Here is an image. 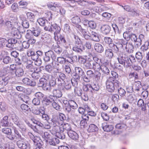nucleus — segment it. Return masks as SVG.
I'll return each instance as SVG.
<instances>
[{
	"instance_id": "obj_59",
	"label": "nucleus",
	"mask_w": 149,
	"mask_h": 149,
	"mask_svg": "<svg viewBox=\"0 0 149 149\" xmlns=\"http://www.w3.org/2000/svg\"><path fill=\"white\" fill-rule=\"evenodd\" d=\"M70 80L65 81L64 85L65 88L67 90L70 89L71 87V85Z\"/></svg>"
},
{
	"instance_id": "obj_17",
	"label": "nucleus",
	"mask_w": 149,
	"mask_h": 149,
	"mask_svg": "<svg viewBox=\"0 0 149 149\" xmlns=\"http://www.w3.org/2000/svg\"><path fill=\"white\" fill-rule=\"evenodd\" d=\"M11 34L12 36L18 39L21 37V34L18 29L15 27L12 29Z\"/></svg>"
},
{
	"instance_id": "obj_58",
	"label": "nucleus",
	"mask_w": 149,
	"mask_h": 149,
	"mask_svg": "<svg viewBox=\"0 0 149 149\" xmlns=\"http://www.w3.org/2000/svg\"><path fill=\"white\" fill-rule=\"evenodd\" d=\"M56 84L58 85V86H61L63 85L64 84V83L65 82V81L64 80H62L60 78H56L55 79Z\"/></svg>"
},
{
	"instance_id": "obj_60",
	"label": "nucleus",
	"mask_w": 149,
	"mask_h": 149,
	"mask_svg": "<svg viewBox=\"0 0 149 149\" xmlns=\"http://www.w3.org/2000/svg\"><path fill=\"white\" fill-rule=\"evenodd\" d=\"M54 68L58 72H61L63 68V66L60 65L58 63H56L55 65L54 66Z\"/></svg>"
},
{
	"instance_id": "obj_3",
	"label": "nucleus",
	"mask_w": 149,
	"mask_h": 149,
	"mask_svg": "<svg viewBox=\"0 0 149 149\" xmlns=\"http://www.w3.org/2000/svg\"><path fill=\"white\" fill-rule=\"evenodd\" d=\"M81 33L86 40L91 39L93 41L97 42L100 41L99 35L95 32L92 31L90 33L87 30L84 29L81 30Z\"/></svg>"
},
{
	"instance_id": "obj_42",
	"label": "nucleus",
	"mask_w": 149,
	"mask_h": 149,
	"mask_svg": "<svg viewBox=\"0 0 149 149\" xmlns=\"http://www.w3.org/2000/svg\"><path fill=\"white\" fill-rule=\"evenodd\" d=\"M100 70L104 74H108L110 71L107 66L104 65H101Z\"/></svg>"
},
{
	"instance_id": "obj_18",
	"label": "nucleus",
	"mask_w": 149,
	"mask_h": 149,
	"mask_svg": "<svg viewBox=\"0 0 149 149\" xmlns=\"http://www.w3.org/2000/svg\"><path fill=\"white\" fill-rule=\"evenodd\" d=\"M85 48L83 44L79 45H75L72 48V50L76 52L81 54Z\"/></svg>"
},
{
	"instance_id": "obj_29",
	"label": "nucleus",
	"mask_w": 149,
	"mask_h": 149,
	"mask_svg": "<svg viewBox=\"0 0 149 149\" xmlns=\"http://www.w3.org/2000/svg\"><path fill=\"white\" fill-rule=\"evenodd\" d=\"M8 116H4L1 120V123L3 126L5 127L9 126V123L8 121Z\"/></svg>"
},
{
	"instance_id": "obj_51",
	"label": "nucleus",
	"mask_w": 149,
	"mask_h": 149,
	"mask_svg": "<svg viewBox=\"0 0 149 149\" xmlns=\"http://www.w3.org/2000/svg\"><path fill=\"white\" fill-rule=\"evenodd\" d=\"M101 65H100L99 63L96 62L95 63H93L92 67L93 69H94L95 71H98L100 70Z\"/></svg>"
},
{
	"instance_id": "obj_10",
	"label": "nucleus",
	"mask_w": 149,
	"mask_h": 149,
	"mask_svg": "<svg viewBox=\"0 0 149 149\" xmlns=\"http://www.w3.org/2000/svg\"><path fill=\"white\" fill-rule=\"evenodd\" d=\"M72 23L75 25L76 28L81 32V30L82 29H83L80 25L79 24L81 22L80 19L79 17L78 16H75L72 17L71 19Z\"/></svg>"
},
{
	"instance_id": "obj_1",
	"label": "nucleus",
	"mask_w": 149,
	"mask_h": 149,
	"mask_svg": "<svg viewBox=\"0 0 149 149\" xmlns=\"http://www.w3.org/2000/svg\"><path fill=\"white\" fill-rule=\"evenodd\" d=\"M117 59L119 63L125 68L131 66L132 63H135L136 61L135 58L132 54L130 55L128 57L125 55H120Z\"/></svg>"
},
{
	"instance_id": "obj_27",
	"label": "nucleus",
	"mask_w": 149,
	"mask_h": 149,
	"mask_svg": "<svg viewBox=\"0 0 149 149\" xmlns=\"http://www.w3.org/2000/svg\"><path fill=\"white\" fill-rule=\"evenodd\" d=\"M35 97L39 99L40 100H44L46 98V95H45L42 93L39 92L36 93L34 94Z\"/></svg>"
},
{
	"instance_id": "obj_41",
	"label": "nucleus",
	"mask_w": 149,
	"mask_h": 149,
	"mask_svg": "<svg viewBox=\"0 0 149 149\" xmlns=\"http://www.w3.org/2000/svg\"><path fill=\"white\" fill-rule=\"evenodd\" d=\"M68 104L71 107L72 109H76L78 107V105L76 102L72 100H69Z\"/></svg>"
},
{
	"instance_id": "obj_50",
	"label": "nucleus",
	"mask_w": 149,
	"mask_h": 149,
	"mask_svg": "<svg viewBox=\"0 0 149 149\" xmlns=\"http://www.w3.org/2000/svg\"><path fill=\"white\" fill-rule=\"evenodd\" d=\"M0 49L2 48L5 46L6 47L7 40L5 38H2L0 39Z\"/></svg>"
},
{
	"instance_id": "obj_37",
	"label": "nucleus",
	"mask_w": 149,
	"mask_h": 149,
	"mask_svg": "<svg viewBox=\"0 0 149 149\" xmlns=\"http://www.w3.org/2000/svg\"><path fill=\"white\" fill-rule=\"evenodd\" d=\"M7 127H5L2 128L1 130L2 132L4 134L7 135L8 136L11 133H12V130L11 129Z\"/></svg>"
},
{
	"instance_id": "obj_28",
	"label": "nucleus",
	"mask_w": 149,
	"mask_h": 149,
	"mask_svg": "<svg viewBox=\"0 0 149 149\" xmlns=\"http://www.w3.org/2000/svg\"><path fill=\"white\" fill-rule=\"evenodd\" d=\"M23 132H25L26 130V127L24 123L21 121H19V122L16 125Z\"/></svg>"
},
{
	"instance_id": "obj_5",
	"label": "nucleus",
	"mask_w": 149,
	"mask_h": 149,
	"mask_svg": "<svg viewBox=\"0 0 149 149\" xmlns=\"http://www.w3.org/2000/svg\"><path fill=\"white\" fill-rule=\"evenodd\" d=\"M119 43L120 44V48L125 49L127 53L131 54L133 53L134 48L132 43L122 39H120Z\"/></svg>"
},
{
	"instance_id": "obj_43",
	"label": "nucleus",
	"mask_w": 149,
	"mask_h": 149,
	"mask_svg": "<svg viewBox=\"0 0 149 149\" xmlns=\"http://www.w3.org/2000/svg\"><path fill=\"white\" fill-rule=\"evenodd\" d=\"M82 91L79 87H75L74 88V93L79 96H80L82 94Z\"/></svg>"
},
{
	"instance_id": "obj_23",
	"label": "nucleus",
	"mask_w": 149,
	"mask_h": 149,
	"mask_svg": "<svg viewBox=\"0 0 149 149\" xmlns=\"http://www.w3.org/2000/svg\"><path fill=\"white\" fill-rule=\"evenodd\" d=\"M68 132L65 130H61V131L58 133H56V136L57 138L61 139H64L65 138L66 135L67 134Z\"/></svg>"
},
{
	"instance_id": "obj_54",
	"label": "nucleus",
	"mask_w": 149,
	"mask_h": 149,
	"mask_svg": "<svg viewBox=\"0 0 149 149\" xmlns=\"http://www.w3.org/2000/svg\"><path fill=\"white\" fill-rule=\"evenodd\" d=\"M53 68L50 64L46 65L45 67V69L46 71L49 73H52L53 71Z\"/></svg>"
},
{
	"instance_id": "obj_38",
	"label": "nucleus",
	"mask_w": 149,
	"mask_h": 149,
	"mask_svg": "<svg viewBox=\"0 0 149 149\" xmlns=\"http://www.w3.org/2000/svg\"><path fill=\"white\" fill-rule=\"evenodd\" d=\"M105 55L109 58H112L113 55L112 50L110 49H106L105 51Z\"/></svg>"
},
{
	"instance_id": "obj_19",
	"label": "nucleus",
	"mask_w": 149,
	"mask_h": 149,
	"mask_svg": "<svg viewBox=\"0 0 149 149\" xmlns=\"http://www.w3.org/2000/svg\"><path fill=\"white\" fill-rule=\"evenodd\" d=\"M134 85L133 87H131L132 89H133V91L135 93H139L142 87L141 83L138 81L135 82Z\"/></svg>"
},
{
	"instance_id": "obj_7",
	"label": "nucleus",
	"mask_w": 149,
	"mask_h": 149,
	"mask_svg": "<svg viewBox=\"0 0 149 149\" xmlns=\"http://www.w3.org/2000/svg\"><path fill=\"white\" fill-rule=\"evenodd\" d=\"M56 55L54 52L49 50L45 52L43 60L45 63H48L50 61L51 59L52 60H55L56 58Z\"/></svg>"
},
{
	"instance_id": "obj_13",
	"label": "nucleus",
	"mask_w": 149,
	"mask_h": 149,
	"mask_svg": "<svg viewBox=\"0 0 149 149\" xmlns=\"http://www.w3.org/2000/svg\"><path fill=\"white\" fill-rule=\"evenodd\" d=\"M22 81L24 84L32 86H35L36 84L35 81H32L27 77L23 78L22 80Z\"/></svg>"
},
{
	"instance_id": "obj_61",
	"label": "nucleus",
	"mask_w": 149,
	"mask_h": 149,
	"mask_svg": "<svg viewBox=\"0 0 149 149\" xmlns=\"http://www.w3.org/2000/svg\"><path fill=\"white\" fill-rule=\"evenodd\" d=\"M88 26L90 28L92 29H95L97 27V25L95 22L93 21H90Z\"/></svg>"
},
{
	"instance_id": "obj_53",
	"label": "nucleus",
	"mask_w": 149,
	"mask_h": 149,
	"mask_svg": "<svg viewBox=\"0 0 149 149\" xmlns=\"http://www.w3.org/2000/svg\"><path fill=\"white\" fill-rule=\"evenodd\" d=\"M63 107L64 111L66 112L70 113L72 111V108L68 104H66L64 105Z\"/></svg>"
},
{
	"instance_id": "obj_21",
	"label": "nucleus",
	"mask_w": 149,
	"mask_h": 149,
	"mask_svg": "<svg viewBox=\"0 0 149 149\" xmlns=\"http://www.w3.org/2000/svg\"><path fill=\"white\" fill-rule=\"evenodd\" d=\"M67 134L70 138L73 140H77L79 138L77 134L75 132L72 130L68 131Z\"/></svg>"
},
{
	"instance_id": "obj_9",
	"label": "nucleus",
	"mask_w": 149,
	"mask_h": 149,
	"mask_svg": "<svg viewBox=\"0 0 149 149\" xmlns=\"http://www.w3.org/2000/svg\"><path fill=\"white\" fill-rule=\"evenodd\" d=\"M17 142V144L19 148L21 149H27L29 145L28 141L24 138L20 139Z\"/></svg>"
},
{
	"instance_id": "obj_44",
	"label": "nucleus",
	"mask_w": 149,
	"mask_h": 149,
	"mask_svg": "<svg viewBox=\"0 0 149 149\" xmlns=\"http://www.w3.org/2000/svg\"><path fill=\"white\" fill-rule=\"evenodd\" d=\"M41 71L40 69H39V71H38V72L33 71L31 74V76L32 77L35 79H39L40 77V74L38 73V72H40Z\"/></svg>"
},
{
	"instance_id": "obj_34",
	"label": "nucleus",
	"mask_w": 149,
	"mask_h": 149,
	"mask_svg": "<svg viewBox=\"0 0 149 149\" xmlns=\"http://www.w3.org/2000/svg\"><path fill=\"white\" fill-rule=\"evenodd\" d=\"M98 128L95 125L91 124L89 126V127L88 130L89 132H96L98 131Z\"/></svg>"
},
{
	"instance_id": "obj_33",
	"label": "nucleus",
	"mask_w": 149,
	"mask_h": 149,
	"mask_svg": "<svg viewBox=\"0 0 149 149\" xmlns=\"http://www.w3.org/2000/svg\"><path fill=\"white\" fill-rule=\"evenodd\" d=\"M120 42V40H119L118 42H117L116 43V45L114 44H112V45H111V47L114 50L115 53H117L119 51V48H120V44L119 43Z\"/></svg>"
},
{
	"instance_id": "obj_20",
	"label": "nucleus",
	"mask_w": 149,
	"mask_h": 149,
	"mask_svg": "<svg viewBox=\"0 0 149 149\" xmlns=\"http://www.w3.org/2000/svg\"><path fill=\"white\" fill-rule=\"evenodd\" d=\"M137 104L139 107H141V110L142 111L145 112L146 111V104L144 103L143 99H139L138 101Z\"/></svg>"
},
{
	"instance_id": "obj_32",
	"label": "nucleus",
	"mask_w": 149,
	"mask_h": 149,
	"mask_svg": "<svg viewBox=\"0 0 149 149\" xmlns=\"http://www.w3.org/2000/svg\"><path fill=\"white\" fill-rule=\"evenodd\" d=\"M26 16L28 19L31 22H34L35 19V17L34 14L31 12H28L26 13Z\"/></svg>"
},
{
	"instance_id": "obj_30",
	"label": "nucleus",
	"mask_w": 149,
	"mask_h": 149,
	"mask_svg": "<svg viewBox=\"0 0 149 149\" xmlns=\"http://www.w3.org/2000/svg\"><path fill=\"white\" fill-rule=\"evenodd\" d=\"M53 94L56 97L59 98L61 97L62 93L61 91L58 89H54L53 91Z\"/></svg>"
},
{
	"instance_id": "obj_11",
	"label": "nucleus",
	"mask_w": 149,
	"mask_h": 149,
	"mask_svg": "<svg viewBox=\"0 0 149 149\" xmlns=\"http://www.w3.org/2000/svg\"><path fill=\"white\" fill-rule=\"evenodd\" d=\"M18 44L16 39L11 38L7 40L6 47L11 48H15L16 47V45Z\"/></svg>"
},
{
	"instance_id": "obj_46",
	"label": "nucleus",
	"mask_w": 149,
	"mask_h": 149,
	"mask_svg": "<svg viewBox=\"0 0 149 149\" xmlns=\"http://www.w3.org/2000/svg\"><path fill=\"white\" fill-rule=\"evenodd\" d=\"M135 58L139 61H141L143 58L142 53L139 51L136 52L135 54Z\"/></svg>"
},
{
	"instance_id": "obj_12",
	"label": "nucleus",
	"mask_w": 149,
	"mask_h": 149,
	"mask_svg": "<svg viewBox=\"0 0 149 149\" xmlns=\"http://www.w3.org/2000/svg\"><path fill=\"white\" fill-rule=\"evenodd\" d=\"M17 19L16 18H13L9 20H5L4 22L5 26L8 28L12 29L14 27L17 22L16 21Z\"/></svg>"
},
{
	"instance_id": "obj_15",
	"label": "nucleus",
	"mask_w": 149,
	"mask_h": 149,
	"mask_svg": "<svg viewBox=\"0 0 149 149\" xmlns=\"http://www.w3.org/2000/svg\"><path fill=\"white\" fill-rule=\"evenodd\" d=\"M111 29V27L108 25L104 24L102 26L100 29L103 34L106 35L109 33Z\"/></svg>"
},
{
	"instance_id": "obj_39",
	"label": "nucleus",
	"mask_w": 149,
	"mask_h": 149,
	"mask_svg": "<svg viewBox=\"0 0 149 149\" xmlns=\"http://www.w3.org/2000/svg\"><path fill=\"white\" fill-rule=\"evenodd\" d=\"M42 137L46 141H48L52 138L51 135L47 132H45L42 135Z\"/></svg>"
},
{
	"instance_id": "obj_52",
	"label": "nucleus",
	"mask_w": 149,
	"mask_h": 149,
	"mask_svg": "<svg viewBox=\"0 0 149 149\" xmlns=\"http://www.w3.org/2000/svg\"><path fill=\"white\" fill-rule=\"evenodd\" d=\"M103 40L106 43L109 44L110 47H111V45L113 43H111L113 41L110 37H105L104 38Z\"/></svg>"
},
{
	"instance_id": "obj_35",
	"label": "nucleus",
	"mask_w": 149,
	"mask_h": 149,
	"mask_svg": "<svg viewBox=\"0 0 149 149\" xmlns=\"http://www.w3.org/2000/svg\"><path fill=\"white\" fill-rule=\"evenodd\" d=\"M102 128L104 131L108 132L113 130V127L111 125L103 124Z\"/></svg>"
},
{
	"instance_id": "obj_55",
	"label": "nucleus",
	"mask_w": 149,
	"mask_h": 149,
	"mask_svg": "<svg viewBox=\"0 0 149 149\" xmlns=\"http://www.w3.org/2000/svg\"><path fill=\"white\" fill-rule=\"evenodd\" d=\"M84 68L85 69H90L92 67V63L91 61H87L84 64Z\"/></svg>"
},
{
	"instance_id": "obj_24",
	"label": "nucleus",
	"mask_w": 149,
	"mask_h": 149,
	"mask_svg": "<svg viewBox=\"0 0 149 149\" xmlns=\"http://www.w3.org/2000/svg\"><path fill=\"white\" fill-rule=\"evenodd\" d=\"M57 37L56 36L54 37L55 40L57 41L58 40H60L61 42L64 45H66L67 44V42L64 36L61 35L60 33L59 36L57 35Z\"/></svg>"
},
{
	"instance_id": "obj_8",
	"label": "nucleus",
	"mask_w": 149,
	"mask_h": 149,
	"mask_svg": "<svg viewBox=\"0 0 149 149\" xmlns=\"http://www.w3.org/2000/svg\"><path fill=\"white\" fill-rule=\"evenodd\" d=\"M39 81V86L42 88L43 90L49 91H51V88H50L48 81L45 79H40Z\"/></svg>"
},
{
	"instance_id": "obj_6",
	"label": "nucleus",
	"mask_w": 149,
	"mask_h": 149,
	"mask_svg": "<svg viewBox=\"0 0 149 149\" xmlns=\"http://www.w3.org/2000/svg\"><path fill=\"white\" fill-rule=\"evenodd\" d=\"M45 30L48 31L52 33L54 32V37L59 36V33L61 30L60 27L56 24H52L50 23H47V25L44 27Z\"/></svg>"
},
{
	"instance_id": "obj_63",
	"label": "nucleus",
	"mask_w": 149,
	"mask_h": 149,
	"mask_svg": "<svg viewBox=\"0 0 149 149\" xmlns=\"http://www.w3.org/2000/svg\"><path fill=\"white\" fill-rule=\"evenodd\" d=\"M33 35L32 31L30 30H28L26 31L25 36L27 39H30L33 37Z\"/></svg>"
},
{
	"instance_id": "obj_47",
	"label": "nucleus",
	"mask_w": 149,
	"mask_h": 149,
	"mask_svg": "<svg viewBox=\"0 0 149 149\" xmlns=\"http://www.w3.org/2000/svg\"><path fill=\"white\" fill-rule=\"evenodd\" d=\"M37 21L39 24L42 26H45L46 23H47V20L42 18H41L38 19Z\"/></svg>"
},
{
	"instance_id": "obj_2",
	"label": "nucleus",
	"mask_w": 149,
	"mask_h": 149,
	"mask_svg": "<svg viewBox=\"0 0 149 149\" xmlns=\"http://www.w3.org/2000/svg\"><path fill=\"white\" fill-rule=\"evenodd\" d=\"M120 83L117 80L114 79L112 77H109L106 81L107 90L109 92H114L119 87Z\"/></svg>"
},
{
	"instance_id": "obj_22",
	"label": "nucleus",
	"mask_w": 149,
	"mask_h": 149,
	"mask_svg": "<svg viewBox=\"0 0 149 149\" xmlns=\"http://www.w3.org/2000/svg\"><path fill=\"white\" fill-rule=\"evenodd\" d=\"M95 50L98 53H102L104 51V48L103 46L99 43H95L94 46Z\"/></svg>"
},
{
	"instance_id": "obj_49",
	"label": "nucleus",
	"mask_w": 149,
	"mask_h": 149,
	"mask_svg": "<svg viewBox=\"0 0 149 149\" xmlns=\"http://www.w3.org/2000/svg\"><path fill=\"white\" fill-rule=\"evenodd\" d=\"M59 125H53L52 127V132H54L56 133H58L61 131V130H62V128Z\"/></svg>"
},
{
	"instance_id": "obj_40",
	"label": "nucleus",
	"mask_w": 149,
	"mask_h": 149,
	"mask_svg": "<svg viewBox=\"0 0 149 149\" xmlns=\"http://www.w3.org/2000/svg\"><path fill=\"white\" fill-rule=\"evenodd\" d=\"M14 123L16 125L19 120H18V118L15 114H11L9 115Z\"/></svg>"
},
{
	"instance_id": "obj_64",
	"label": "nucleus",
	"mask_w": 149,
	"mask_h": 149,
	"mask_svg": "<svg viewBox=\"0 0 149 149\" xmlns=\"http://www.w3.org/2000/svg\"><path fill=\"white\" fill-rule=\"evenodd\" d=\"M54 52L57 54H60L62 51V48L58 45L55 46L54 48Z\"/></svg>"
},
{
	"instance_id": "obj_14",
	"label": "nucleus",
	"mask_w": 149,
	"mask_h": 149,
	"mask_svg": "<svg viewBox=\"0 0 149 149\" xmlns=\"http://www.w3.org/2000/svg\"><path fill=\"white\" fill-rule=\"evenodd\" d=\"M51 124L53 125H62L63 123V122L61 121L57 116L53 117L51 120Z\"/></svg>"
},
{
	"instance_id": "obj_4",
	"label": "nucleus",
	"mask_w": 149,
	"mask_h": 149,
	"mask_svg": "<svg viewBox=\"0 0 149 149\" xmlns=\"http://www.w3.org/2000/svg\"><path fill=\"white\" fill-rule=\"evenodd\" d=\"M47 6L49 9L54 11L58 12V11L59 10L60 13L63 16L65 15L66 10L65 8L61 7L59 3L49 2L47 3Z\"/></svg>"
},
{
	"instance_id": "obj_57",
	"label": "nucleus",
	"mask_w": 149,
	"mask_h": 149,
	"mask_svg": "<svg viewBox=\"0 0 149 149\" xmlns=\"http://www.w3.org/2000/svg\"><path fill=\"white\" fill-rule=\"evenodd\" d=\"M63 128H62V130H65V131H69L71 130V128L70 125L68 123L64 124L62 126Z\"/></svg>"
},
{
	"instance_id": "obj_25",
	"label": "nucleus",
	"mask_w": 149,
	"mask_h": 149,
	"mask_svg": "<svg viewBox=\"0 0 149 149\" xmlns=\"http://www.w3.org/2000/svg\"><path fill=\"white\" fill-rule=\"evenodd\" d=\"M14 73L17 77H22L24 74V71L23 69L21 68H17Z\"/></svg>"
},
{
	"instance_id": "obj_45",
	"label": "nucleus",
	"mask_w": 149,
	"mask_h": 149,
	"mask_svg": "<svg viewBox=\"0 0 149 149\" xmlns=\"http://www.w3.org/2000/svg\"><path fill=\"white\" fill-rule=\"evenodd\" d=\"M19 98L20 100L27 103L28 102V100L29 99V97L28 96L25 95H19Z\"/></svg>"
},
{
	"instance_id": "obj_36",
	"label": "nucleus",
	"mask_w": 149,
	"mask_h": 149,
	"mask_svg": "<svg viewBox=\"0 0 149 149\" xmlns=\"http://www.w3.org/2000/svg\"><path fill=\"white\" fill-rule=\"evenodd\" d=\"M75 73L81 76L84 74L83 70L81 68L77 67L75 68Z\"/></svg>"
},
{
	"instance_id": "obj_26",
	"label": "nucleus",
	"mask_w": 149,
	"mask_h": 149,
	"mask_svg": "<svg viewBox=\"0 0 149 149\" xmlns=\"http://www.w3.org/2000/svg\"><path fill=\"white\" fill-rule=\"evenodd\" d=\"M16 65L15 64H12L10 65L9 68L8 67V70L6 71V72L10 74H14L15 71L16 70L17 68H16Z\"/></svg>"
},
{
	"instance_id": "obj_31",
	"label": "nucleus",
	"mask_w": 149,
	"mask_h": 149,
	"mask_svg": "<svg viewBox=\"0 0 149 149\" xmlns=\"http://www.w3.org/2000/svg\"><path fill=\"white\" fill-rule=\"evenodd\" d=\"M49 142L50 145L55 146L59 143V141L58 138L54 137L50 139V140L49 141Z\"/></svg>"
},
{
	"instance_id": "obj_48",
	"label": "nucleus",
	"mask_w": 149,
	"mask_h": 149,
	"mask_svg": "<svg viewBox=\"0 0 149 149\" xmlns=\"http://www.w3.org/2000/svg\"><path fill=\"white\" fill-rule=\"evenodd\" d=\"M41 31V29L39 28H36V29L35 28L34 30L32 31L33 34L36 37L40 35Z\"/></svg>"
},
{
	"instance_id": "obj_62",
	"label": "nucleus",
	"mask_w": 149,
	"mask_h": 149,
	"mask_svg": "<svg viewBox=\"0 0 149 149\" xmlns=\"http://www.w3.org/2000/svg\"><path fill=\"white\" fill-rule=\"evenodd\" d=\"M13 129L14 131V134L18 138V139H20L22 138L21 134H19L17 128L15 127H13Z\"/></svg>"
},
{
	"instance_id": "obj_56",
	"label": "nucleus",
	"mask_w": 149,
	"mask_h": 149,
	"mask_svg": "<svg viewBox=\"0 0 149 149\" xmlns=\"http://www.w3.org/2000/svg\"><path fill=\"white\" fill-rule=\"evenodd\" d=\"M91 88L94 91H98L99 90L100 87L97 83H93L91 85Z\"/></svg>"
},
{
	"instance_id": "obj_16",
	"label": "nucleus",
	"mask_w": 149,
	"mask_h": 149,
	"mask_svg": "<svg viewBox=\"0 0 149 149\" xmlns=\"http://www.w3.org/2000/svg\"><path fill=\"white\" fill-rule=\"evenodd\" d=\"M29 136L31 139L34 143L35 145L37 146L42 145L40 143L41 140L39 137L34 136L31 133L29 135Z\"/></svg>"
}]
</instances>
